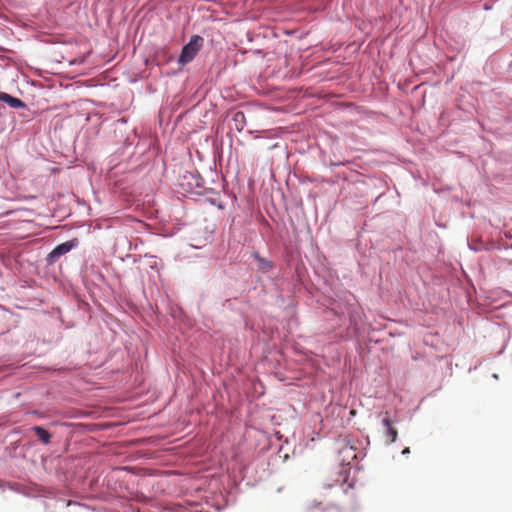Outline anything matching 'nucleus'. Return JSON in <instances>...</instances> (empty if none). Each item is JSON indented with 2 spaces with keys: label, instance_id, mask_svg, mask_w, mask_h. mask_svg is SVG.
<instances>
[{
  "label": "nucleus",
  "instance_id": "2",
  "mask_svg": "<svg viewBox=\"0 0 512 512\" xmlns=\"http://www.w3.org/2000/svg\"><path fill=\"white\" fill-rule=\"evenodd\" d=\"M77 245H78L77 239H73V240L59 244L49 253L48 260L50 262L56 261L59 257L68 253L70 250H72Z\"/></svg>",
  "mask_w": 512,
  "mask_h": 512
},
{
  "label": "nucleus",
  "instance_id": "5",
  "mask_svg": "<svg viewBox=\"0 0 512 512\" xmlns=\"http://www.w3.org/2000/svg\"><path fill=\"white\" fill-rule=\"evenodd\" d=\"M36 436L42 441L44 444H49L51 441V434L41 426H34L32 428Z\"/></svg>",
  "mask_w": 512,
  "mask_h": 512
},
{
  "label": "nucleus",
  "instance_id": "1",
  "mask_svg": "<svg viewBox=\"0 0 512 512\" xmlns=\"http://www.w3.org/2000/svg\"><path fill=\"white\" fill-rule=\"evenodd\" d=\"M203 43L204 40L201 36H192L190 41L182 48L181 54L179 56V63L185 65L191 62L202 48Z\"/></svg>",
  "mask_w": 512,
  "mask_h": 512
},
{
  "label": "nucleus",
  "instance_id": "3",
  "mask_svg": "<svg viewBox=\"0 0 512 512\" xmlns=\"http://www.w3.org/2000/svg\"><path fill=\"white\" fill-rule=\"evenodd\" d=\"M382 423L384 427L387 429V437L389 438V442L393 443L397 439V430L392 426V420L390 419L389 413L385 412L384 417L382 419Z\"/></svg>",
  "mask_w": 512,
  "mask_h": 512
},
{
  "label": "nucleus",
  "instance_id": "6",
  "mask_svg": "<svg viewBox=\"0 0 512 512\" xmlns=\"http://www.w3.org/2000/svg\"><path fill=\"white\" fill-rule=\"evenodd\" d=\"M255 258L258 261V269L261 272L267 273V272L271 271L273 265L270 261L260 257L258 254H255Z\"/></svg>",
  "mask_w": 512,
  "mask_h": 512
},
{
  "label": "nucleus",
  "instance_id": "4",
  "mask_svg": "<svg viewBox=\"0 0 512 512\" xmlns=\"http://www.w3.org/2000/svg\"><path fill=\"white\" fill-rule=\"evenodd\" d=\"M0 101L7 103L12 108H25L26 104L19 98L13 97L5 92H0Z\"/></svg>",
  "mask_w": 512,
  "mask_h": 512
},
{
  "label": "nucleus",
  "instance_id": "7",
  "mask_svg": "<svg viewBox=\"0 0 512 512\" xmlns=\"http://www.w3.org/2000/svg\"><path fill=\"white\" fill-rule=\"evenodd\" d=\"M409 453H410V449H409L408 447H407V448H405V449L402 451V454H403V455H407V454H409Z\"/></svg>",
  "mask_w": 512,
  "mask_h": 512
}]
</instances>
